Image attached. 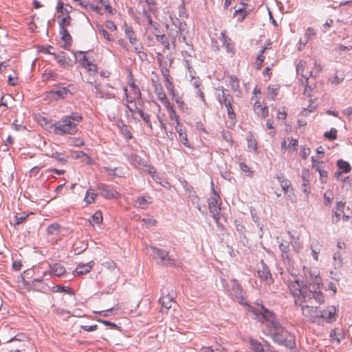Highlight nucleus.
Instances as JSON below:
<instances>
[{
  "instance_id": "obj_10",
  "label": "nucleus",
  "mask_w": 352,
  "mask_h": 352,
  "mask_svg": "<svg viewBox=\"0 0 352 352\" xmlns=\"http://www.w3.org/2000/svg\"><path fill=\"white\" fill-rule=\"evenodd\" d=\"M212 197L210 199H208V208L212 214L213 219L216 221H218L219 219V212L221 210L220 205L221 204V201L219 195L215 192L214 188L212 189Z\"/></svg>"
},
{
  "instance_id": "obj_3",
  "label": "nucleus",
  "mask_w": 352,
  "mask_h": 352,
  "mask_svg": "<svg viewBox=\"0 0 352 352\" xmlns=\"http://www.w3.org/2000/svg\"><path fill=\"white\" fill-rule=\"evenodd\" d=\"M251 311L261 322L268 325L271 330L279 328L280 324L274 313L263 306H261L260 308H252Z\"/></svg>"
},
{
  "instance_id": "obj_23",
  "label": "nucleus",
  "mask_w": 352,
  "mask_h": 352,
  "mask_svg": "<svg viewBox=\"0 0 352 352\" xmlns=\"http://www.w3.org/2000/svg\"><path fill=\"white\" fill-rule=\"evenodd\" d=\"M312 166L314 168L316 166V170L319 173L320 181L322 183H325L327 179V172L320 168L318 165L320 164L319 161H316L314 157H311Z\"/></svg>"
},
{
  "instance_id": "obj_25",
  "label": "nucleus",
  "mask_w": 352,
  "mask_h": 352,
  "mask_svg": "<svg viewBox=\"0 0 352 352\" xmlns=\"http://www.w3.org/2000/svg\"><path fill=\"white\" fill-rule=\"evenodd\" d=\"M153 82V85L155 87V92L156 95L157 96V98L160 100H165L166 97V95L165 92L163 90V87L162 85L157 81H155L153 79L152 80Z\"/></svg>"
},
{
  "instance_id": "obj_12",
  "label": "nucleus",
  "mask_w": 352,
  "mask_h": 352,
  "mask_svg": "<svg viewBox=\"0 0 352 352\" xmlns=\"http://www.w3.org/2000/svg\"><path fill=\"white\" fill-rule=\"evenodd\" d=\"M92 91L97 98H111L115 96L114 94L109 92L100 84L94 85Z\"/></svg>"
},
{
  "instance_id": "obj_32",
  "label": "nucleus",
  "mask_w": 352,
  "mask_h": 352,
  "mask_svg": "<svg viewBox=\"0 0 352 352\" xmlns=\"http://www.w3.org/2000/svg\"><path fill=\"white\" fill-rule=\"evenodd\" d=\"M56 10L58 12H60L61 14H68L72 12V7L69 5H66V7H64L63 3L61 1H59L56 6Z\"/></svg>"
},
{
  "instance_id": "obj_26",
  "label": "nucleus",
  "mask_w": 352,
  "mask_h": 352,
  "mask_svg": "<svg viewBox=\"0 0 352 352\" xmlns=\"http://www.w3.org/2000/svg\"><path fill=\"white\" fill-rule=\"evenodd\" d=\"M124 32L129 40V42L131 45H135L137 43V38L135 32H133L131 27L127 25L126 24L124 25Z\"/></svg>"
},
{
  "instance_id": "obj_55",
  "label": "nucleus",
  "mask_w": 352,
  "mask_h": 352,
  "mask_svg": "<svg viewBox=\"0 0 352 352\" xmlns=\"http://www.w3.org/2000/svg\"><path fill=\"white\" fill-rule=\"evenodd\" d=\"M71 23V16L69 14H67L65 17H63L61 19L60 21L59 22L60 28L64 27L67 25H69Z\"/></svg>"
},
{
  "instance_id": "obj_11",
  "label": "nucleus",
  "mask_w": 352,
  "mask_h": 352,
  "mask_svg": "<svg viewBox=\"0 0 352 352\" xmlns=\"http://www.w3.org/2000/svg\"><path fill=\"white\" fill-rule=\"evenodd\" d=\"M302 303H300L301 306L302 314L305 318L311 322H315L318 318H320L319 311L316 307L302 305Z\"/></svg>"
},
{
  "instance_id": "obj_5",
  "label": "nucleus",
  "mask_w": 352,
  "mask_h": 352,
  "mask_svg": "<svg viewBox=\"0 0 352 352\" xmlns=\"http://www.w3.org/2000/svg\"><path fill=\"white\" fill-rule=\"evenodd\" d=\"M272 331L273 340L290 349L295 348L296 343L293 335L285 330L281 325Z\"/></svg>"
},
{
  "instance_id": "obj_45",
  "label": "nucleus",
  "mask_w": 352,
  "mask_h": 352,
  "mask_svg": "<svg viewBox=\"0 0 352 352\" xmlns=\"http://www.w3.org/2000/svg\"><path fill=\"white\" fill-rule=\"evenodd\" d=\"M267 50V47H263L261 50L260 54L257 56L256 60V65L257 67V69H259L262 66V64L264 61V56L263 53Z\"/></svg>"
},
{
  "instance_id": "obj_24",
  "label": "nucleus",
  "mask_w": 352,
  "mask_h": 352,
  "mask_svg": "<svg viewBox=\"0 0 352 352\" xmlns=\"http://www.w3.org/2000/svg\"><path fill=\"white\" fill-rule=\"evenodd\" d=\"M254 112L260 117L265 118L268 114V110L267 107H263L261 103L256 101L254 104Z\"/></svg>"
},
{
  "instance_id": "obj_2",
  "label": "nucleus",
  "mask_w": 352,
  "mask_h": 352,
  "mask_svg": "<svg viewBox=\"0 0 352 352\" xmlns=\"http://www.w3.org/2000/svg\"><path fill=\"white\" fill-rule=\"evenodd\" d=\"M166 28L167 34L171 38V42L174 47H175L177 38L178 37L179 41L184 42L190 48V45H188L186 40L188 31L186 23H182L177 18L171 19V23L166 24Z\"/></svg>"
},
{
  "instance_id": "obj_37",
  "label": "nucleus",
  "mask_w": 352,
  "mask_h": 352,
  "mask_svg": "<svg viewBox=\"0 0 352 352\" xmlns=\"http://www.w3.org/2000/svg\"><path fill=\"white\" fill-rule=\"evenodd\" d=\"M251 349L253 352H265L262 344L256 340H250Z\"/></svg>"
},
{
  "instance_id": "obj_56",
  "label": "nucleus",
  "mask_w": 352,
  "mask_h": 352,
  "mask_svg": "<svg viewBox=\"0 0 352 352\" xmlns=\"http://www.w3.org/2000/svg\"><path fill=\"white\" fill-rule=\"evenodd\" d=\"M305 66V62L300 60L296 65V72L298 74L301 75L304 74V69Z\"/></svg>"
},
{
  "instance_id": "obj_17",
  "label": "nucleus",
  "mask_w": 352,
  "mask_h": 352,
  "mask_svg": "<svg viewBox=\"0 0 352 352\" xmlns=\"http://www.w3.org/2000/svg\"><path fill=\"white\" fill-rule=\"evenodd\" d=\"M336 312L334 306H329L326 309L319 311L320 318L325 319L327 322H331Z\"/></svg>"
},
{
  "instance_id": "obj_30",
  "label": "nucleus",
  "mask_w": 352,
  "mask_h": 352,
  "mask_svg": "<svg viewBox=\"0 0 352 352\" xmlns=\"http://www.w3.org/2000/svg\"><path fill=\"white\" fill-rule=\"evenodd\" d=\"M276 179L280 182L282 189L285 192H287L289 187L291 186L290 181L287 180L286 178L283 177V175H278L276 177Z\"/></svg>"
},
{
  "instance_id": "obj_57",
  "label": "nucleus",
  "mask_w": 352,
  "mask_h": 352,
  "mask_svg": "<svg viewBox=\"0 0 352 352\" xmlns=\"http://www.w3.org/2000/svg\"><path fill=\"white\" fill-rule=\"evenodd\" d=\"M310 148L302 146L300 149V155L302 156V159L306 160L307 157L310 155Z\"/></svg>"
},
{
  "instance_id": "obj_35",
  "label": "nucleus",
  "mask_w": 352,
  "mask_h": 352,
  "mask_svg": "<svg viewBox=\"0 0 352 352\" xmlns=\"http://www.w3.org/2000/svg\"><path fill=\"white\" fill-rule=\"evenodd\" d=\"M91 224H100L102 221V215L101 211H96L94 214H93L89 220Z\"/></svg>"
},
{
  "instance_id": "obj_19",
  "label": "nucleus",
  "mask_w": 352,
  "mask_h": 352,
  "mask_svg": "<svg viewBox=\"0 0 352 352\" xmlns=\"http://www.w3.org/2000/svg\"><path fill=\"white\" fill-rule=\"evenodd\" d=\"M60 34L61 35V39L65 43V45L63 46L64 49L68 50L72 41V38L70 34L64 27L60 28Z\"/></svg>"
},
{
  "instance_id": "obj_51",
  "label": "nucleus",
  "mask_w": 352,
  "mask_h": 352,
  "mask_svg": "<svg viewBox=\"0 0 352 352\" xmlns=\"http://www.w3.org/2000/svg\"><path fill=\"white\" fill-rule=\"evenodd\" d=\"M57 292H65L69 295H74V292L72 290L70 287L62 286V285H58L57 289L56 290Z\"/></svg>"
},
{
  "instance_id": "obj_61",
  "label": "nucleus",
  "mask_w": 352,
  "mask_h": 352,
  "mask_svg": "<svg viewBox=\"0 0 352 352\" xmlns=\"http://www.w3.org/2000/svg\"><path fill=\"white\" fill-rule=\"evenodd\" d=\"M324 204L326 206H329L331 204L332 200L333 199L332 193L325 192L324 194Z\"/></svg>"
},
{
  "instance_id": "obj_20",
  "label": "nucleus",
  "mask_w": 352,
  "mask_h": 352,
  "mask_svg": "<svg viewBox=\"0 0 352 352\" xmlns=\"http://www.w3.org/2000/svg\"><path fill=\"white\" fill-rule=\"evenodd\" d=\"M288 234L290 236L289 244L291 243L293 251L295 253L298 254L302 248V245L300 241V238L298 236H294L293 234H292L290 231L288 232Z\"/></svg>"
},
{
  "instance_id": "obj_21",
  "label": "nucleus",
  "mask_w": 352,
  "mask_h": 352,
  "mask_svg": "<svg viewBox=\"0 0 352 352\" xmlns=\"http://www.w3.org/2000/svg\"><path fill=\"white\" fill-rule=\"evenodd\" d=\"M159 302L162 305V307L168 310L171 308L172 304L175 303L174 296L170 294H168L166 296L161 297L159 299Z\"/></svg>"
},
{
  "instance_id": "obj_47",
  "label": "nucleus",
  "mask_w": 352,
  "mask_h": 352,
  "mask_svg": "<svg viewBox=\"0 0 352 352\" xmlns=\"http://www.w3.org/2000/svg\"><path fill=\"white\" fill-rule=\"evenodd\" d=\"M324 136L329 140H334L337 138V130L331 128L329 131L324 133Z\"/></svg>"
},
{
  "instance_id": "obj_31",
  "label": "nucleus",
  "mask_w": 352,
  "mask_h": 352,
  "mask_svg": "<svg viewBox=\"0 0 352 352\" xmlns=\"http://www.w3.org/2000/svg\"><path fill=\"white\" fill-rule=\"evenodd\" d=\"M322 67H323V66L320 63H318L316 60L315 63H314V69L311 71L307 72L309 74L308 76H312L314 78H316L317 76H319L320 73L322 72Z\"/></svg>"
},
{
  "instance_id": "obj_52",
  "label": "nucleus",
  "mask_w": 352,
  "mask_h": 352,
  "mask_svg": "<svg viewBox=\"0 0 352 352\" xmlns=\"http://www.w3.org/2000/svg\"><path fill=\"white\" fill-rule=\"evenodd\" d=\"M182 56L184 60L186 63V66L188 67V69H190V61L192 57L191 52L187 50L182 51Z\"/></svg>"
},
{
  "instance_id": "obj_34",
  "label": "nucleus",
  "mask_w": 352,
  "mask_h": 352,
  "mask_svg": "<svg viewBox=\"0 0 352 352\" xmlns=\"http://www.w3.org/2000/svg\"><path fill=\"white\" fill-rule=\"evenodd\" d=\"M61 230V227L58 223L50 224L47 229V232L49 234L58 235Z\"/></svg>"
},
{
  "instance_id": "obj_64",
  "label": "nucleus",
  "mask_w": 352,
  "mask_h": 352,
  "mask_svg": "<svg viewBox=\"0 0 352 352\" xmlns=\"http://www.w3.org/2000/svg\"><path fill=\"white\" fill-rule=\"evenodd\" d=\"M248 146L253 151L256 152L257 149L256 142L254 139L250 138L248 141Z\"/></svg>"
},
{
  "instance_id": "obj_53",
  "label": "nucleus",
  "mask_w": 352,
  "mask_h": 352,
  "mask_svg": "<svg viewBox=\"0 0 352 352\" xmlns=\"http://www.w3.org/2000/svg\"><path fill=\"white\" fill-rule=\"evenodd\" d=\"M157 58L160 65V69H163V67L168 68V63L164 60V56L160 53L157 54Z\"/></svg>"
},
{
  "instance_id": "obj_9",
  "label": "nucleus",
  "mask_w": 352,
  "mask_h": 352,
  "mask_svg": "<svg viewBox=\"0 0 352 352\" xmlns=\"http://www.w3.org/2000/svg\"><path fill=\"white\" fill-rule=\"evenodd\" d=\"M278 247L285 265L289 271L293 270L294 261L290 250L289 242L283 241Z\"/></svg>"
},
{
  "instance_id": "obj_13",
  "label": "nucleus",
  "mask_w": 352,
  "mask_h": 352,
  "mask_svg": "<svg viewBox=\"0 0 352 352\" xmlns=\"http://www.w3.org/2000/svg\"><path fill=\"white\" fill-rule=\"evenodd\" d=\"M98 190H99L100 195L106 199L116 198L118 195L116 191L113 190L106 184L99 185Z\"/></svg>"
},
{
  "instance_id": "obj_42",
  "label": "nucleus",
  "mask_w": 352,
  "mask_h": 352,
  "mask_svg": "<svg viewBox=\"0 0 352 352\" xmlns=\"http://www.w3.org/2000/svg\"><path fill=\"white\" fill-rule=\"evenodd\" d=\"M51 157L56 160L57 161L61 162L62 164H65L67 161V157L65 154L58 152L54 153L51 155Z\"/></svg>"
},
{
  "instance_id": "obj_28",
  "label": "nucleus",
  "mask_w": 352,
  "mask_h": 352,
  "mask_svg": "<svg viewBox=\"0 0 352 352\" xmlns=\"http://www.w3.org/2000/svg\"><path fill=\"white\" fill-rule=\"evenodd\" d=\"M80 6L87 10H91L97 14H102L101 9L97 6H94L85 1H80Z\"/></svg>"
},
{
  "instance_id": "obj_29",
  "label": "nucleus",
  "mask_w": 352,
  "mask_h": 352,
  "mask_svg": "<svg viewBox=\"0 0 352 352\" xmlns=\"http://www.w3.org/2000/svg\"><path fill=\"white\" fill-rule=\"evenodd\" d=\"M337 166L339 170H341L343 173H348L351 171V167L348 162L344 161L343 160H339L337 162Z\"/></svg>"
},
{
  "instance_id": "obj_39",
  "label": "nucleus",
  "mask_w": 352,
  "mask_h": 352,
  "mask_svg": "<svg viewBox=\"0 0 352 352\" xmlns=\"http://www.w3.org/2000/svg\"><path fill=\"white\" fill-rule=\"evenodd\" d=\"M314 102H309V104L307 108H303L301 111V115L303 116H307L309 113L313 112L316 109V105L314 104L316 98H313Z\"/></svg>"
},
{
  "instance_id": "obj_50",
  "label": "nucleus",
  "mask_w": 352,
  "mask_h": 352,
  "mask_svg": "<svg viewBox=\"0 0 352 352\" xmlns=\"http://www.w3.org/2000/svg\"><path fill=\"white\" fill-rule=\"evenodd\" d=\"M28 216V215L26 214L25 212L17 214L15 216L14 227L24 221L27 219Z\"/></svg>"
},
{
  "instance_id": "obj_1",
  "label": "nucleus",
  "mask_w": 352,
  "mask_h": 352,
  "mask_svg": "<svg viewBox=\"0 0 352 352\" xmlns=\"http://www.w3.org/2000/svg\"><path fill=\"white\" fill-rule=\"evenodd\" d=\"M82 118L77 113H72L71 115L64 116L61 120L54 124L51 129L55 134L74 135L78 131V124L82 120Z\"/></svg>"
},
{
  "instance_id": "obj_44",
  "label": "nucleus",
  "mask_w": 352,
  "mask_h": 352,
  "mask_svg": "<svg viewBox=\"0 0 352 352\" xmlns=\"http://www.w3.org/2000/svg\"><path fill=\"white\" fill-rule=\"evenodd\" d=\"M244 8H245V6H242V7H239L238 8H235V12L234 13V16H236L237 14H241V18L238 19L240 21H243L248 13V11L244 10Z\"/></svg>"
},
{
  "instance_id": "obj_8",
  "label": "nucleus",
  "mask_w": 352,
  "mask_h": 352,
  "mask_svg": "<svg viewBox=\"0 0 352 352\" xmlns=\"http://www.w3.org/2000/svg\"><path fill=\"white\" fill-rule=\"evenodd\" d=\"M303 273L309 283V290L319 289L320 286L322 285V278L317 269L310 270L303 267Z\"/></svg>"
},
{
  "instance_id": "obj_15",
  "label": "nucleus",
  "mask_w": 352,
  "mask_h": 352,
  "mask_svg": "<svg viewBox=\"0 0 352 352\" xmlns=\"http://www.w3.org/2000/svg\"><path fill=\"white\" fill-rule=\"evenodd\" d=\"M54 58L58 63L63 67H71L74 64V61L66 55L65 52H61L58 54H54Z\"/></svg>"
},
{
  "instance_id": "obj_60",
  "label": "nucleus",
  "mask_w": 352,
  "mask_h": 352,
  "mask_svg": "<svg viewBox=\"0 0 352 352\" xmlns=\"http://www.w3.org/2000/svg\"><path fill=\"white\" fill-rule=\"evenodd\" d=\"M221 35H222L221 40L223 42V45L226 46L227 51L230 52L232 49V45L227 42L228 38L226 36V33L222 32Z\"/></svg>"
},
{
  "instance_id": "obj_59",
  "label": "nucleus",
  "mask_w": 352,
  "mask_h": 352,
  "mask_svg": "<svg viewBox=\"0 0 352 352\" xmlns=\"http://www.w3.org/2000/svg\"><path fill=\"white\" fill-rule=\"evenodd\" d=\"M165 81V87L167 89L169 94L174 96V85L170 80H164Z\"/></svg>"
},
{
  "instance_id": "obj_22",
  "label": "nucleus",
  "mask_w": 352,
  "mask_h": 352,
  "mask_svg": "<svg viewBox=\"0 0 352 352\" xmlns=\"http://www.w3.org/2000/svg\"><path fill=\"white\" fill-rule=\"evenodd\" d=\"M94 266V262L91 261L86 264H79L75 270L78 275H84L89 273Z\"/></svg>"
},
{
  "instance_id": "obj_54",
  "label": "nucleus",
  "mask_w": 352,
  "mask_h": 352,
  "mask_svg": "<svg viewBox=\"0 0 352 352\" xmlns=\"http://www.w3.org/2000/svg\"><path fill=\"white\" fill-rule=\"evenodd\" d=\"M170 119L174 121L177 126L179 125V116L177 115L176 111L174 109H171V111L168 113Z\"/></svg>"
},
{
  "instance_id": "obj_7",
  "label": "nucleus",
  "mask_w": 352,
  "mask_h": 352,
  "mask_svg": "<svg viewBox=\"0 0 352 352\" xmlns=\"http://www.w3.org/2000/svg\"><path fill=\"white\" fill-rule=\"evenodd\" d=\"M151 250L153 256L157 264L170 267L176 265V261L169 256L168 252L165 250L155 247H151Z\"/></svg>"
},
{
  "instance_id": "obj_48",
  "label": "nucleus",
  "mask_w": 352,
  "mask_h": 352,
  "mask_svg": "<svg viewBox=\"0 0 352 352\" xmlns=\"http://www.w3.org/2000/svg\"><path fill=\"white\" fill-rule=\"evenodd\" d=\"M133 45L135 52L139 54L140 58L143 59L146 56V54L142 51L143 46L141 43H138L137 42L136 44Z\"/></svg>"
},
{
  "instance_id": "obj_27",
  "label": "nucleus",
  "mask_w": 352,
  "mask_h": 352,
  "mask_svg": "<svg viewBox=\"0 0 352 352\" xmlns=\"http://www.w3.org/2000/svg\"><path fill=\"white\" fill-rule=\"evenodd\" d=\"M51 273L55 276H60L65 274V269L64 266L60 263H54L50 265Z\"/></svg>"
},
{
  "instance_id": "obj_36",
  "label": "nucleus",
  "mask_w": 352,
  "mask_h": 352,
  "mask_svg": "<svg viewBox=\"0 0 352 352\" xmlns=\"http://www.w3.org/2000/svg\"><path fill=\"white\" fill-rule=\"evenodd\" d=\"M157 42L160 43L167 50L170 48L167 36L165 34L155 35Z\"/></svg>"
},
{
  "instance_id": "obj_49",
  "label": "nucleus",
  "mask_w": 352,
  "mask_h": 352,
  "mask_svg": "<svg viewBox=\"0 0 352 352\" xmlns=\"http://www.w3.org/2000/svg\"><path fill=\"white\" fill-rule=\"evenodd\" d=\"M230 82L233 91H236L239 88V82L238 78L235 76H231L230 77Z\"/></svg>"
},
{
  "instance_id": "obj_18",
  "label": "nucleus",
  "mask_w": 352,
  "mask_h": 352,
  "mask_svg": "<svg viewBox=\"0 0 352 352\" xmlns=\"http://www.w3.org/2000/svg\"><path fill=\"white\" fill-rule=\"evenodd\" d=\"M70 91L67 87H59L58 89H52L50 91L49 94L55 100L64 98Z\"/></svg>"
},
{
  "instance_id": "obj_4",
  "label": "nucleus",
  "mask_w": 352,
  "mask_h": 352,
  "mask_svg": "<svg viewBox=\"0 0 352 352\" xmlns=\"http://www.w3.org/2000/svg\"><path fill=\"white\" fill-rule=\"evenodd\" d=\"M217 90L220 91L217 94L218 101L220 104H223L226 106L229 121L234 125L236 122V118L232 107L233 97L229 94L228 90L225 89L223 87L217 88Z\"/></svg>"
},
{
  "instance_id": "obj_63",
  "label": "nucleus",
  "mask_w": 352,
  "mask_h": 352,
  "mask_svg": "<svg viewBox=\"0 0 352 352\" xmlns=\"http://www.w3.org/2000/svg\"><path fill=\"white\" fill-rule=\"evenodd\" d=\"M99 32L102 35V36L107 39V41H112L113 38L111 35L104 28H101L99 29Z\"/></svg>"
},
{
  "instance_id": "obj_40",
  "label": "nucleus",
  "mask_w": 352,
  "mask_h": 352,
  "mask_svg": "<svg viewBox=\"0 0 352 352\" xmlns=\"http://www.w3.org/2000/svg\"><path fill=\"white\" fill-rule=\"evenodd\" d=\"M231 283H232V289L234 292V294L236 296L240 295L242 292V287H241V285L235 279L232 280Z\"/></svg>"
},
{
  "instance_id": "obj_33",
  "label": "nucleus",
  "mask_w": 352,
  "mask_h": 352,
  "mask_svg": "<svg viewBox=\"0 0 352 352\" xmlns=\"http://www.w3.org/2000/svg\"><path fill=\"white\" fill-rule=\"evenodd\" d=\"M309 293H311L312 297L319 304H322L324 302V297L322 293L318 289L309 290Z\"/></svg>"
},
{
  "instance_id": "obj_58",
  "label": "nucleus",
  "mask_w": 352,
  "mask_h": 352,
  "mask_svg": "<svg viewBox=\"0 0 352 352\" xmlns=\"http://www.w3.org/2000/svg\"><path fill=\"white\" fill-rule=\"evenodd\" d=\"M333 259L336 261V265L341 266L342 263V254L339 252H336L333 254Z\"/></svg>"
},
{
  "instance_id": "obj_16",
  "label": "nucleus",
  "mask_w": 352,
  "mask_h": 352,
  "mask_svg": "<svg viewBox=\"0 0 352 352\" xmlns=\"http://www.w3.org/2000/svg\"><path fill=\"white\" fill-rule=\"evenodd\" d=\"M302 77L305 79L304 81L302 80V83L305 84L303 96L308 98V102H314V100H313L312 96L311 94V92L314 89L315 85H309L308 83L309 77V76H308V74H302Z\"/></svg>"
},
{
  "instance_id": "obj_41",
  "label": "nucleus",
  "mask_w": 352,
  "mask_h": 352,
  "mask_svg": "<svg viewBox=\"0 0 352 352\" xmlns=\"http://www.w3.org/2000/svg\"><path fill=\"white\" fill-rule=\"evenodd\" d=\"M316 34L314 30L312 28H308L305 32V37L306 38L300 42V45H302L303 46H305L306 43L308 42V41Z\"/></svg>"
},
{
  "instance_id": "obj_43",
  "label": "nucleus",
  "mask_w": 352,
  "mask_h": 352,
  "mask_svg": "<svg viewBox=\"0 0 352 352\" xmlns=\"http://www.w3.org/2000/svg\"><path fill=\"white\" fill-rule=\"evenodd\" d=\"M77 53L82 55V58L80 59L79 61L81 63L83 67L87 69L88 67H90L91 64H93L88 60L87 57L85 54V52L79 51Z\"/></svg>"
},
{
  "instance_id": "obj_46",
  "label": "nucleus",
  "mask_w": 352,
  "mask_h": 352,
  "mask_svg": "<svg viewBox=\"0 0 352 352\" xmlns=\"http://www.w3.org/2000/svg\"><path fill=\"white\" fill-rule=\"evenodd\" d=\"M278 88L275 85H270L268 87V94L269 98L274 100L278 94Z\"/></svg>"
},
{
  "instance_id": "obj_14",
  "label": "nucleus",
  "mask_w": 352,
  "mask_h": 352,
  "mask_svg": "<svg viewBox=\"0 0 352 352\" xmlns=\"http://www.w3.org/2000/svg\"><path fill=\"white\" fill-rule=\"evenodd\" d=\"M262 268L258 270V275L261 280L265 281L267 285H270L273 280L270 272L269 268L263 261H261Z\"/></svg>"
},
{
  "instance_id": "obj_6",
  "label": "nucleus",
  "mask_w": 352,
  "mask_h": 352,
  "mask_svg": "<svg viewBox=\"0 0 352 352\" xmlns=\"http://www.w3.org/2000/svg\"><path fill=\"white\" fill-rule=\"evenodd\" d=\"M294 277V281H291L289 283V288L292 296L295 298V304L298 305L299 301H301V303L306 302V293L308 286L307 285H302V281L298 278H296V275Z\"/></svg>"
},
{
  "instance_id": "obj_62",
  "label": "nucleus",
  "mask_w": 352,
  "mask_h": 352,
  "mask_svg": "<svg viewBox=\"0 0 352 352\" xmlns=\"http://www.w3.org/2000/svg\"><path fill=\"white\" fill-rule=\"evenodd\" d=\"M179 140L180 142L185 146H186L187 147H190V146L188 144V139H187V135L186 133V132L184 133H180L179 134Z\"/></svg>"
},
{
  "instance_id": "obj_38",
  "label": "nucleus",
  "mask_w": 352,
  "mask_h": 352,
  "mask_svg": "<svg viewBox=\"0 0 352 352\" xmlns=\"http://www.w3.org/2000/svg\"><path fill=\"white\" fill-rule=\"evenodd\" d=\"M96 196H97V195L94 192V190L92 188H89L87 191L86 196L85 197V202L87 204L93 203L95 200Z\"/></svg>"
}]
</instances>
